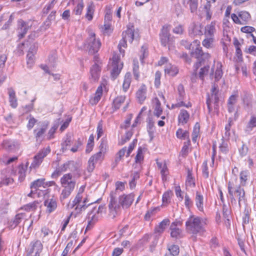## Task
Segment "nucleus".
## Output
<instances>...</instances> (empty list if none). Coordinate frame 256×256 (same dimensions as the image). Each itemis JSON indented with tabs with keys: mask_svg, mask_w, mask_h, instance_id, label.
Listing matches in <instances>:
<instances>
[{
	"mask_svg": "<svg viewBox=\"0 0 256 256\" xmlns=\"http://www.w3.org/2000/svg\"><path fill=\"white\" fill-rule=\"evenodd\" d=\"M134 199V194L130 193L128 194H123L117 196L116 193H110V201L108 204L110 214L112 218L118 214L121 207L124 209L129 208L132 204Z\"/></svg>",
	"mask_w": 256,
	"mask_h": 256,
	"instance_id": "nucleus-1",
	"label": "nucleus"
},
{
	"mask_svg": "<svg viewBox=\"0 0 256 256\" xmlns=\"http://www.w3.org/2000/svg\"><path fill=\"white\" fill-rule=\"evenodd\" d=\"M74 175L71 173L64 174L61 178L60 182L62 190L60 199L62 200L68 198L74 189L76 182L72 179Z\"/></svg>",
	"mask_w": 256,
	"mask_h": 256,
	"instance_id": "nucleus-2",
	"label": "nucleus"
},
{
	"mask_svg": "<svg viewBox=\"0 0 256 256\" xmlns=\"http://www.w3.org/2000/svg\"><path fill=\"white\" fill-rule=\"evenodd\" d=\"M68 170L73 172L74 178H79L82 176V170L76 165V163L73 160H69L57 168L52 174L51 177L52 178H57L62 172Z\"/></svg>",
	"mask_w": 256,
	"mask_h": 256,
	"instance_id": "nucleus-3",
	"label": "nucleus"
},
{
	"mask_svg": "<svg viewBox=\"0 0 256 256\" xmlns=\"http://www.w3.org/2000/svg\"><path fill=\"white\" fill-rule=\"evenodd\" d=\"M186 230L192 234L202 235L205 232L202 220L199 217L190 216L186 222Z\"/></svg>",
	"mask_w": 256,
	"mask_h": 256,
	"instance_id": "nucleus-4",
	"label": "nucleus"
},
{
	"mask_svg": "<svg viewBox=\"0 0 256 256\" xmlns=\"http://www.w3.org/2000/svg\"><path fill=\"white\" fill-rule=\"evenodd\" d=\"M101 46V42L99 39H96V34L94 32L89 34L88 37L84 43V48L90 55L97 53Z\"/></svg>",
	"mask_w": 256,
	"mask_h": 256,
	"instance_id": "nucleus-5",
	"label": "nucleus"
},
{
	"mask_svg": "<svg viewBox=\"0 0 256 256\" xmlns=\"http://www.w3.org/2000/svg\"><path fill=\"white\" fill-rule=\"evenodd\" d=\"M112 66L111 76L114 80L120 74L122 67L123 64L120 62V57L117 54H114L112 58Z\"/></svg>",
	"mask_w": 256,
	"mask_h": 256,
	"instance_id": "nucleus-6",
	"label": "nucleus"
},
{
	"mask_svg": "<svg viewBox=\"0 0 256 256\" xmlns=\"http://www.w3.org/2000/svg\"><path fill=\"white\" fill-rule=\"evenodd\" d=\"M193 43L196 44L198 46L196 48L194 51L191 52V55L200 60H208L210 55L208 52H203L202 47L200 46V42L198 40H194L193 42Z\"/></svg>",
	"mask_w": 256,
	"mask_h": 256,
	"instance_id": "nucleus-7",
	"label": "nucleus"
},
{
	"mask_svg": "<svg viewBox=\"0 0 256 256\" xmlns=\"http://www.w3.org/2000/svg\"><path fill=\"white\" fill-rule=\"evenodd\" d=\"M50 152V148L49 146L43 148L42 150L34 156L33 162L32 163L30 168L38 167L42 162V160Z\"/></svg>",
	"mask_w": 256,
	"mask_h": 256,
	"instance_id": "nucleus-8",
	"label": "nucleus"
},
{
	"mask_svg": "<svg viewBox=\"0 0 256 256\" xmlns=\"http://www.w3.org/2000/svg\"><path fill=\"white\" fill-rule=\"evenodd\" d=\"M102 159L103 156L102 151H100L92 156L88 161V171L89 172H92L95 168V164L102 162Z\"/></svg>",
	"mask_w": 256,
	"mask_h": 256,
	"instance_id": "nucleus-9",
	"label": "nucleus"
},
{
	"mask_svg": "<svg viewBox=\"0 0 256 256\" xmlns=\"http://www.w3.org/2000/svg\"><path fill=\"white\" fill-rule=\"evenodd\" d=\"M170 34L166 28H163L160 34V38L161 44L164 46H166L171 42L170 40Z\"/></svg>",
	"mask_w": 256,
	"mask_h": 256,
	"instance_id": "nucleus-10",
	"label": "nucleus"
},
{
	"mask_svg": "<svg viewBox=\"0 0 256 256\" xmlns=\"http://www.w3.org/2000/svg\"><path fill=\"white\" fill-rule=\"evenodd\" d=\"M18 36L20 40L23 38L27 33L28 30L30 28V26L26 22L20 19L18 21Z\"/></svg>",
	"mask_w": 256,
	"mask_h": 256,
	"instance_id": "nucleus-11",
	"label": "nucleus"
},
{
	"mask_svg": "<svg viewBox=\"0 0 256 256\" xmlns=\"http://www.w3.org/2000/svg\"><path fill=\"white\" fill-rule=\"evenodd\" d=\"M42 250V245L40 240L32 242L27 250L28 254L30 256L36 250V252H40Z\"/></svg>",
	"mask_w": 256,
	"mask_h": 256,
	"instance_id": "nucleus-12",
	"label": "nucleus"
},
{
	"mask_svg": "<svg viewBox=\"0 0 256 256\" xmlns=\"http://www.w3.org/2000/svg\"><path fill=\"white\" fill-rule=\"evenodd\" d=\"M100 66L96 63L92 66L90 70V79L92 81L95 82L98 80L100 76Z\"/></svg>",
	"mask_w": 256,
	"mask_h": 256,
	"instance_id": "nucleus-13",
	"label": "nucleus"
},
{
	"mask_svg": "<svg viewBox=\"0 0 256 256\" xmlns=\"http://www.w3.org/2000/svg\"><path fill=\"white\" fill-rule=\"evenodd\" d=\"M25 214L22 213L18 214L14 218L8 222V228L10 230L14 229L24 218Z\"/></svg>",
	"mask_w": 256,
	"mask_h": 256,
	"instance_id": "nucleus-14",
	"label": "nucleus"
},
{
	"mask_svg": "<svg viewBox=\"0 0 256 256\" xmlns=\"http://www.w3.org/2000/svg\"><path fill=\"white\" fill-rule=\"evenodd\" d=\"M182 3L185 8L189 6L190 10L192 13H194L197 11L198 0H182Z\"/></svg>",
	"mask_w": 256,
	"mask_h": 256,
	"instance_id": "nucleus-15",
	"label": "nucleus"
},
{
	"mask_svg": "<svg viewBox=\"0 0 256 256\" xmlns=\"http://www.w3.org/2000/svg\"><path fill=\"white\" fill-rule=\"evenodd\" d=\"M44 205L46 207V212L50 214L57 208V202L55 199H48L44 202Z\"/></svg>",
	"mask_w": 256,
	"mask_h": 256,
	"instance_id": "nucleus-16",
	"label": "nucleus"
},
{
	"mask_svg": "<svg viewBox=\"0 0 256 256\" xmlns=\"http://www.w3.org/2000/svg\"><path fill=\"white\" fill-rule=\"evenodd\" d=\"M234 196L238 198V205L240 207H241V202H245V192L244 189L242 188L240 186H238L234 190Z\"/></svg>",
	"mask_w": 256,
	"mask_h": 256,
	"instance_id": "nucleus-17",
	"label": "nucleus"
},
{
	"mask_svg": "<svg viewBox=\"0 0 256 256\" xmlns=\"http://www.w3.org/2000/svg\"><path fill=\"white\" fill-rule=\"evenodd\" d=\"M188 34L192 37L197 35H202V26L194 24L189 28Z\"/></svg>",
	"mask_w": 256,
	"mask_h": 256,
	"instance_id": "nucleus-18",
	"label": "nucleus"
},
{
	"mask_svg": "<svg viewBox=\"0 0 256 256\" xmlns=\"http://www.w3.org/2000/svg\"><path fill=\"white\" fill-rule=\"evenodd\" d=\"M190 114L188 112L184 109L181 110L178 116V122L184 125L188 122Z\"/></svg>",
	"mask_w": 256,
	"mask_h": 256,
	"instance_id": "nucleus-19",
	"label": "nucleus"
},
{
	"mask_svg": "<svg viewBox=\"0 0 256 256\" xmlns=\"http://www.w3.org/2000/svg\"><path fill=\"white\" fill-rule=\"evenodd\" d=\"M8 93L10 106L13 108H16L18 106V102L14 90L12 88H8Z\"/></svg>",
	"mask_w": 256,
	"mask_h": 256,
	"instance_id": "nucleus-20",
	"label": "nucleus"
},
{
	"mask_svg": "<svg viewBox=\"0 0 256 256\" xmlns=\"http://www.w3.org/2000/svg\"><path fill=\"white\" fill-rule=\"evenodd\" d=\"M126 100V96H120L116 98L113 102L112 104V108L114 111H116L119 109L121 106L122 104Z\"/></svg>",
	"mask_w": 256,
	"mask_h": 256,
	"instance_id": "nucleus-21",
	"label": "nucleus"
},
{
	"mask_svg": "<svg viewBox=\"0 0 256 256\" xmlns=\"http://www.w3.org/2000/svg\"><path fill=\"white\" fill-rule=\"evenodd\" d=\"M122 36L130 42H132L134 38V30L132 28H128L122 33Z\"/></svg>",
	"mask_w": 256,
	"mask_h": 256,
	"instance_id": "nucleus-22",
	"label": "nucleus"
},
{
	"mask_svg": "<svg viewBox=\"0 0 256 256\" xmlns=\"http://www.w3.org/2000/svg\"><path fill=\"white\" fill-rule=\"evenodd\" d=\"M216 22L212 21L210 24H208L205 27L204 34L207 37H212L216 32L215 28Z\"/></svg>",
	"mask_w": 256,
	"mask_h": 256,
	"instance_id": "nucleus-23",
	"label": "nucleus"
},
{
	"mask_svg": "<svg viewBox=\"0 0 256 256\" xmlns=\"http://www.w3.org/2000/svg\"><path fill=\"white\" fill-rule=\"evenodd\" d=\"M146 88L145 85H142L138 90L136 94L137 98L140 103H142L146 98Z\"/></svg>",
	"mask_w": 256,
	"mask_h": 256,
	"instance_id": "nucleus-24",
	"label": "nucleus"
},
{
	"mask_svg": "<svg viewBox=\"0 0 256 256\" xmlns=\"http://www.w3.org/2000/svg\"><path fill=\"white\" fill-rule=\"evenodd\" d=\"M170 221L169 219L166 218L162 221L159 224L156 226L154 232L156 233L162 234L164 232V230L167 226L169 225Z\"/></svg>",
	"mask_w": 256,
	"mask_h": 256,
	"instance_id": "nucleus-25",
	"label": "nucleus"
},
{
	"mask_svg": "<svg viewBox=\"0 0 256 256\" xmlns=\"http://www.w3.org/2000/svg\"><path fill=\"white\" fill-rule=\"evenodd\" d=\"M106 207L104 204L99 206L98 208H96V207H94L92 209L88 212L86 218L90 219V216H91L92 214L96 212L98 214H102L103 212H106Z\"/></svg>",
	"mask_w": 256,
	"mask_h": 256,
	"instance_id": "nucleus-26",
	"label": "nucleus"
},
{
	"mask_svg": "<svg viewBox=\"0 0 256 256\" xmlns=\"http://www.w3.org/2000/svg\"><path fill=\"white\" fill-rule=\"evenodd\" d=\"M46 126H44L43 127L40 128V129L34 130V134L35 138L37 142L42 141V140H43L42 136L46 132Z\"/></svg>",
	"mask_w": 256,
	"mask_h": 256,
	"instance_id": "nucleus-27",
	"label": "nucleus"
},
{
	"mask_svg": "<svg viewBox=\"0 0 256 256\" xmlns=\"http://www.w3.org/2000/svg\"><path fill=\"white\" fill-rule=\"evenodd\" d=\"M196 204L198 210L201 212L204 210V198L200 194L196 192Z\"/></svg>",
	"mask_w": 256,
	"mask_h": 256,
	"instance_id": "nucleus-28",
	"label": "nucleus"
},
{
	"mask_svg": "<svg viewBox=\"0 0 256 256\" xmlns=\"http://www.w3.org/2000/svg\"><path fill=\"white\" fill-rule=\"evenodd\" d=\"M171 231L170 236L176 239L180 238L183 237L182 230L178 228H170Z\"/></svg>",
	"mask_w": 256,
	"mask_h": 256,
	"instance_id": "nucleus-29",
	"label": "nucleus"
},
{
	"mask_svg": "<svg viewBox=\"0 0 256 256\" xmlns=\"http://www.w3.org/2000/svg\"><path fill=\"white\" fill-rule=\"evenodd\" d=\"M44 181L45 178H38L36 180H35L31 183L30 188L31 190H35V191H36L38 188L40 187L41 186H44Z\"/></svg>",
	"mask_w": 256,
	"mask_h": 256,
	"instance_id": "nucleus-30",
	"label": "nucleus"
},
{
	"mask_svg": "<svg viewBox=\"0 0 256 256\" xmlns=\"http://www.w3.org/2000/svg\"><path fill=\"white\" fill-rule=\"evenodd\" d=\"M164 72L166 74L174 76L178 73V70L176 66L170 64L165 68Z\"/></svg>",
	"mask_w": 256,
	"mask_h": 256,
	"instance_id": "nucleus-31",
	"label": "nucleus"
},
{
	"mask_svg": "<svg viewBox=\"0 0 256 256\" xmlns=\"http://www.w3.org/2000/svg\"><path fill=\"white\" fill-rule=\"evenodd\" d=\"M94 11V6L92 2L88 4L86 7V18L88 20L90 21L93 18V14Z\"/></svg>",
	"mask_w": 256,
	"mask_h": 256,
	"instance_id": "nucleus-32",
	"label": "nucleus"
},
{
	"mask_svg": "<svg viewBox=\"0 0 256 256\" xmlns=\"http://www.w3.org/2000/svg\"><path fill=\"white\" fill-rule=\"evenodd\" d=\"M2 145L3 148L8 151H13L16 148V144L14 142L11 140H4Z\"/></svg>",
	"mask_w": 256,
	"mask_h": 256,
	"instance_id": "nucleus-33",
	"label": "nucleus"
},
{
	"mask_svg": "<svg viewBox=\"0 0 256 256\" xmlns=\"http://www.w3.org/2000/svg\"><path fill=\"white\" fill-rule=\"evenodd\" d=\"M73 4H74V0H70ZM78 4L77 6L74 8L73 10V13L76 15H80L82 10L84 7V4L82 2V0H78Z\"/></svg>",
	"mask_w": 256,
	"mask_h": 256,
	"instance_id": "nucleus-34",
	"label": "nucleus"
},
{
	"mask_svg": "<svg viewBox=\"0 0 256 256\" xmlns=\"http://www.w3.org/2000/svg\"><path fill=\"white\" fill-rule=\"evenodd\" d=\"M131 82V74L130 72H127L125 74L124 78L122 84V89L124 92H126L129 88Z\"/></svg>",
	"mask_w": 256,
	"mask_h": 256,
	"instance_id": "nucleus-35",
	"label": "nucleus"
},
{
	"mask_svg": "<svg viewBox=\"0 0 256 256\" xmlns=\"http://www.w3.org/2000/svg\"><path fill=\"white\" fill-rule=\"evenodd\" d=\"M212 4H211L206 3L203 8V11L206 15V20H210L212 18V12L211 10Z\"/></svg>",
	"mask_w": 256,
	"mask_h": 256,
	"instance_id": "nucleus-36",
	"label": "nucleus"
},
{
	"mask_svg": "<svg viewBox=\"0 0 256 256\" xmlns=\"http://www.w3.org/2000/svg\"><path fill=\"white\" fill-rule=\"evenodd\" d=\"M38 206H40V202L38 200H35L32 202L25 205L24 208L27 211H32L36 210Z\"/></svg>",
	"mask_w": 256,
	"mask_h": 256,
	"instance_id": "nucleus-37",
	"label": "nucleus"
},
{
	"mask_svg": "<svg viewBox=\"0 0 256 256\" xmlns=\"http://www.w3.org/2000/svg\"><path fill=\"white\" fill-rule=\"evenodd\" d=\"M156 103L154 114L156 116L157 118H159L162 114V109L160 106V102L157 98H156Z\"/></svg>",
	"mask_w": 256,
	"mask_h": 256,
	"instance_id": "nucleus-38",
	"label": "nucleus"
},
{
	"mask_svg": "<svg viewBox=\"0 0 256 256\" xmlns=\"http://www.w3.org/2000/svg\"><path fill=\"white\" fill-rule=\"evenodd\" d=\"M238 16L244 24H245L246 22L249 21L250 19V14L246 11L240 12L238 13Z\"/></svg>",
	"mask_w": 256,
	"mask_h": 256,
	"instance_id": "nucleus-39",
	"label": "nucleus"
},
{
	"mask_svg": "<svg viewBox=\"0 0 256 256\" xmlns=\"http://www.w3.org/2000/svg\"><path fill=\"white\" fill-rule=\"evenodd\" d=\"M176 136L177 138L180 139H190L188 132L186 130L183 132L182 128H178V130L176 132Z\"/></svg>",
	"mask_w": 256,
	"mask_h": 256,
	"instance_id": "nucleus-40",
	"label": "nucleus"
},
{
	"mask_svg": "<svg viewBox=\"0 0 256 256\" xmlns=\"http://www.w3.org/2000/svg\"><path fill=\"white\" fill-rule=\"evenodd\" d=\"M254 127H256V116H252L246 126V130L250 132L252 130Z\"/></svg>",
	"mask_w": 256,
	"mask_h": 256,
	"instance_id": "nucleus-41",
	"label": "nucleus"
},
{
	"mask_svg": "<svg viewBox=\"0 0 256 256\" xmlns=\"http://www.w3.org/2000/svg\"><path fill=\"white\" fill-rule=\"evenodd\" d=\"M88 202V198H85L83 200V204L82 205H80V207L78 206H77L75 208L76 210L78 213H80L82 211L84 210L88 206L92 204V202L90 204H88L86 205V203Z\"/></svg>",
	"mask_w": 256,
	"mask_h": 256,
	"instance_id": "nucleus-42",
	"label": "nucleus"
},
{
	"mask_svg": "<svg viewBox=\"0 0 256 256\" xmlns=\"http://www.w3.org/2000/svg\"><path fill=\"white\" fill-rule=\"evenodd\" d=\"M168 250L169 252L168 254H170L172 256H178L180 252L179 246L176 244L170 246L168 248Z\"/></svg>",
	"mask_w": 256,
	"mask_h": 256,
	"instance_id": "nucleus-43",
	"label": "nucleus"
},
{
	"mask_svg": "<svg viewBox=\"0 0 256 256\" xmlns=\"http://www.w3.org/2000/svg\"><path fill=\"white\" fill-rule=\"evenodd\" d=\"M177 90L178 94V97L177 100H184L186 96L184 86L182 84H180L178 86Z\"/></svg>",
	"mask_w": 256,
	"mask_h": 256,
	"instance_id": "nucleus-44",
	"label": "nucleus"
},
{
	"mask_svg": "<svg viewBox=\"0 0 256 256\" xmlns=\"http://www.w3.org/2000/svg\"><path fill=\"white\" fill-rule=\"evenodd\" d=\"M116 190L114 191L111 192L110 193H116V196H119L118 190L122 192L124 189V184L121 182H117L116 183Z\"/></svg>",
	"mask_w": 256,
	"mask_h": 256,
	"instance_id": "nucleus-45",
	"label": "nucleus"
},
{
	"mask_svg": "<svg viewBox=\"0 0 256 256\" xmlns=\"http://www.w3.org/2000/svg\"><path fill=\"white\" fill-rule=\"evenodd\" d=\"M190 144V139L187 142H185L184 143V146L182 148L180 153L182 156L185 157L188 154V146Z\"/></svg>",
	"mask_w": 256,
	"mask_h": 256,
	"instance_id": "nucleus-46",
	"label": "nucleus"
},
{
	"mask_svg": "<svg viewBox=\"0 0 256 256\" xmlns=\"http://www.w3.org/2000/svg\"><path fill=\"white\" fill-rule=\"evenodd\" d=\"M143 148L142 147L140 146L138 148L137 154L135 157L136 163H141L144 160V156H142Z\"/></svg>",
	"mask_w": 256,
	"mask_h": 256,
	"instance_id": "nucleus-47",
	"label": "nucleus"
},
{
	"mask_svg": "<svg viewBox=\"0 0 256 256\" xmlns=\"http://www.w3.org/2000/svg\"><path fill=\"white\" fill-rule=\"evenodd\" d=\"M230 214V211L229 210L228 207L225 204L222 205V215L224 218L228 222L229 225L230 224V220L229 218Z\"/></svg>",
	"mask_w": 256,
	"mask_h": 256,
	"instance_id": "nucleus-48",
	"label": "nucleus"
},
{
	"mask_svg": "<svg viewBox=\"0 0 256 256\" xmlns=\"http://www.w3.org/2000/svg\"><path fill=\"white\" fill-rule=\"evenodd\" d=\"M27 166H24V164H22L18 166V174H19V180H22L24 178L26 175H25V172H26V168Z\"/></svg>",
	"mask_w": 256,
	"mask_h": 256,
	"instance_id": "nucleus-49",
	"label": "nucleus"
},
{
	"mask_svg": "<svg viewBox=\"0 0 256 256\" xmlns=\"http://www.w3.org/2000/svg\"><path fill=\"white\" fill-rule=\"evenodd\" d=\"M214 38L212 37H208L202 42V46L208 48H211L212 46Z\"/></svg>",
	"mask_w": 256,
	"mask_h": 256,
	"instance_id": "nucleus-50",
	"label": "nucleus"
},
{
	"mask_svg": "<svg viewBox=\"0 0 256 256\" xmlns=\"http://www.w3.org/2000/svg\"><path fill=\"white\" fill-rule=\"evenodd\" d=\"M171 193V191H167L163 194L162 201L164 205H167L170 202V194Z\"/></svg>",
	"mask_w": 256,
	"mask_h": 256,
	"instance_id": "nucleus-51",
	"label": "nucleus"
},
{
	"mask_svg": "<svg viewBox=\"0 0 256 256\" xmlns=\"http://www.w3.org/2000/svg\"><path fill=\"white\" fill-rule=\"evenodd\" d=\"M126 151V147H124L120 150L116 154L115 160L116 162H120L125 154Z\"/></svg>",
	"mask_w": 256,
	"mask_h": 256,
	"instance_id": "nucleus-52",
	"label": "nucleus"
},
{
	"mask_svg": "<svg viewBox=\"0 0 256 256\" xmlns=\"http://www.w3.org/2000/svg\"><path fill=\"white\" fill-rule=\"evenodd\" d=\"M72 142V137L70 135H67L64 142L62 144V148L64 150H66L68 149V146H70Z\"/></svg>",
	"mask_w": 256,
	"mask_h": 256,
	"instance_id": "nucleus-53",
	"label": "nucleus"
},
{
	"mask_svg": "<svg viewBox=\"0 0 256 256\" xmlns=\"http://www.w3.org/2000/svg\"><path fill=\"white\" fill-rule=\"evenodd\" d=\"M222 66L220 64V66H218L217 68L216 69V72H215V80L216 81H218L222 77L223 74V72L222 70Z\"/></svg>",
	"mask_w": 256,
	"mask_h": 256,
	"instance_id": "nucleus-54",
	"label": "nucleus"
},
{
	"mask_svg": "<svg viewBox=\"0 0 256 256\" xmlns=\"http://www.w3.org/2000/svg\"><path fill=\"white\" fill-rule=\"evenodd\" d=\"M248 172L246 171H242L240 174V184L242 186H244L246 185V182L248 180Z\"/></svg>",
	"mask_w": 256,
	"mask_h": 256,
	"instance_id": "nucleus-55",
	"label": "nucleus"
},
{
	"mask_svg": "<svg viewBox=\"0 0 256 256\" xmlns=\"http://www.w3.org/2000/svg\"><path fill=\"white\" fill-rule=\"evenodd\" d=\"M112 18V13L111 12V7L110 6H106V7L105 10V16L104 20L105 21H110Z\"/></svg>",
	"mask_w": 256,
	"mask_h": 256,
	"instance_id": "nucleus-56",
	"label": "nucleus"
},
{
	"mask_svg": "<svg viewBox=\"0 0 256 256\" xmlns=\"http://www.w3.org/2000/svg\"><path fill=\"white\" fill-rule=\"evenodd\" d=\"M154 122L152 120L149 118L148 122V132L150 136H152L154 134Z\"/></svg>",
	"mask_w": 256,
	"mask_h": 256,
	"instance_id": "nucleus-57",
	"label": "nucleus"
},
{
	"mask_svg": "<svg viewBox=\"0 0 256 256\" xmlns=\"http://www.w3.org/2000/svg\"><path fill=\"white\" fill-rule=\"evenodd\" d=\"M82 200V196L80 194V193L78 192L76 195L74 199L72 202V208H74V206L78 205V207H80L79 204L81 202Z\"/></svg>",
	"mask_w": 256,
	"mask_h": 256,
	"instance_id": "nucleus-58",
	"label": "nucleus"
},
{
	"mask_svg": "<svg viewBox=\"0 0 256 256\" xmlns=\"http://www.w3.org/2000/svg\"><path fill=\"white\" fill-rule=\"evenodd\" d=\"M188 176L186 182L190 184L191 185L192 183L193 184V186H195V182H194V178L192 176V170L190 168H187Z\"/></svg>",
	"mask_w": 256,
	"mask_h": 256,
	"instance_id": "nucleus-59",
	"label": "nucleus"
},
{
	"mask_svg": "<svg viewBox=\"0 0 256 256\" xmlns=\"http://www.w3.org/2000/svg\"><path fill=\"white\" fill-rule=\"evenodd\" d=\"M210 68L209 66H204V68H200L198 74L199 78L203 80L205 75L207 74Z\"/></svg>",
	"mask_w": 256,
	"mask_h": 256,
	"instance_id": "nucleus-60",
	"label": "nucleus"
},
{
	"mask_svg": "<svg viewBox=\"0 0 256 256\" xmlns=\"http://www.w3.org/2000/svg\"><path fill=\"white\" fill-rule=\"evenodd\" d=\"M138 62H135L134 60V66H133V74L136 80H138L139 78V72H138Z\"/></svg>",
	"mask_w": 256,
	"mask_h": 256,
	"instance_id": "nucleus-61",
	"label": "nucleus"
},
{
	"mask_svg": "<svg viewBox=\"0 0 256 256\" xmlns=\"http://www.w3.org/2000/svg\"><path fill=\"white\" fill-rule=\"evenodd\" d=\"M133 134L132 131H128L126 133L125 136L124 138H122L120 144H124L126 142L128 141Z\"/></svg>",
	"mask_w": 256,
	"mask_h": 256,
	"instance_id": "nucleus-62",
	"label": "nucleus"
},
{
	"mask_svg": "<svg viewBox=\"0 0 256 256\" xmlns=\"http://www.w3.org/2000/svg\"><path fill=\"white\" fill-rule=\"evenodd\" d=\"M54 0H52L50 3L47 4L44 7L42 10V12L44 14H48L49 11L54 8Z\"/></svg>",
	"mask_w": 256,
	"mask_h": 256,
	"instance_id": "nucleus-63",
	"label": "nucleus"
},
{
	"mask_svg": "<svg viewBox=\"0 0 256 256\" xmlns=\"http://www.w3.org/2000/svg\"><path fill=\"white\" fill-rule=\"evenodd\" d=\"M158 209V208H154L151 210H148L145 216H144V219L146 220H150L151 216L153 215L155 212Z\"/></svg>",
	"mask_w": 256,
	"mask_h": 256,
	"instance_id": "nucleus-64",
	"label": "nucleus"
}]
</instances>
